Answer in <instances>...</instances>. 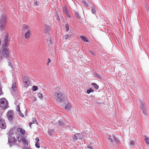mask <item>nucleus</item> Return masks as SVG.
<instances>
[{"instance_id":"obj_52","label":"nucleus","mask_w":149,"mask_h":149,"mask_svg":"<svg viewBox=\"0 0 149 149\" xmlns=\"http://www.w3.org/2000/svg\"><path fill=\"white\" fill-rule=\"evenodd\" d=\"M145 136V137H146V136Z\"/></svg>"},{"instance_id":"obj_33","label":"nucleus","mask_w":149,"mask_h":149,"mask_svg":"<svg viewBox=\"0 0 149 149\" xmlns=\"http://www.w3.org/2000/svg\"><path fill=\"white\" fill-rule=\"evenodd\" d=\"M75 15H76L77 17L78 18H80V16H79V15L78 13L77 12H76L75 13Z\"/></svg>"},{"instance_id":"obj_31","label":"nucleus","mask_w":149,"mask_h":149,"mask_svg":"<svg viewBox=\"0 0 149 149\" xmlns=\"http://www.w3.org/2000/svg\"><path fill=\"white\" fill-rule=\"evenodd\" d=\"M16 110H17V111H18V112H19V111H21L20 110V106L19 105H18L17 106Z\"/></svg>"},{"instance_id":"obj_11","label":"nucleus","mask_w":149,"mask_h":149,"mask_svg":"<svg viewBox=\"0 0 149 149\" xmlns=\"http://www.w3.org/2000/svg\"><path fill=\"white\" fill-rule=\"evenodd\" d=\"M0 127L3 129L6 128V126L4 120L0 117Z\"/></svg>"},{"instance_id":"obj_20","label":"nucleus","mask_w":149,"mask_h":149,"mask_svg":"<svg viewBox=\"0 0 149 149\" xmlns=\"http://www.w3.org/2000/svg\"><path fill=\"white\" fill-rule=\"evenodd\" d=\"M58 124L60 126H63L64 123L62 120H60L58 121Z\"/></svg>"},{"instance_id":"obj_13","label":"nucleus","mask_w":149,"mask_h":149,"mask_svg":"<svg viewBox=\"0 0 149 149\" xmlns=\"http://www.w3.org/2000/svg\"><path fill=\"white\" fill-rule=\"evenodd\" d=\"M16 132L20 133L22 135H24L25 133V131L22 128H18L17 129Z\"/></svg>"},{"instance_id":"obj_8","label":"nucleus","mask_w":149,"mask_h":149,"mask_svg":"<svg viewBox=\"0 0 149 149\" xmlns=\"http://www.w3.org/2000/svg\"><path fill=\"white\" fill-rule=\"evenodd\" d=\"M23 82L25 84H30L33 83V80L32 79H29L27 76H24L22 77Z\"/></svg>"},{"instance_id":"obj_45","label":"nucleus","mask_w":149,"mask_h":149,"mask_svg":"<svg viewBox=\"0 0 149 149\" xmlns=\"http://www.w3.org/2000/svg\"><path fill=\"white\" fill-rule=\"evenodd\" d=\"M95 76L96 77H100V76L99 75L97 74H96L95 75Z\"/></svg>"},{"instance_id":"obj_18","label":"nucleus","mask_w":149,"mask_h":149,"mask_svg":"<svg viewBox=\"0 0 149 149\" xmlns=\"http://www.w3.org/2000/svg\"><path fill=\"white\" fill-rule=\"evenodd\" d=\"M80 38L82 40L86 42H88V40L87 38L84 36H81Z\"/></svg>"},{"instance_id":"obj_43","label":"nucleus","mask_w":149,"mask_h":149,"mask_svg":"<svg viewBox=\"0 0 149 149\" xmlns=\"http://www.w3.org/2000/svg\"><path fill=\"white\" fill-rule=\"evenodd\" d=\"M36 120H33V123H34L35 122L37 124H38V123H36Z\"/></svg>"},{"instance_id":"obj_14","label":"nucleus","mask_w":149,"mask_h":149,"mask_svg":"<svg viewBox=\"0 0 149 149\" xmlns=\"http://www.w3.org/2000/svg\"><path fill=\"white\" fill-rule=\"evenodd\" d=\"M14 130L13 129H11L8 132V136H14Z\"/></svg>"},{"instance_id":"obj_42","label":"nucleus","mask_w":149,"mask_h":149,"mask_svg":"<svg viewBox=\"0 0 149 149\" xmlns=\"http://www.w3.org/2000/svg\"><path fill=\"white\" fill-rule=\"evenodd\" d=\"M32 123H33L32 122H30L29 123V125L30 127H31V124H32Z\"/></svg>"},{"instance_id":"obj_21","label":"nucleus","mask_w":149,"mask_h":149,"mask_svg":"<svg viewBox=\"0 0 149 149\" xmlns=\"http://www.w3.org/2000/svg\"><path fill=\"white\" fill-rule=\"evenodd\" d=\"M71 36V35L66 34L65 35L64 37L65 40H67L70 38Z\"/></svg>"},{"instance_id":"obj_46","label":"nucleus","mask_w":149,"mask_h":149,"mask_svg":"<svg viewBox=\"0 0 149 149\" xmlns=\"http://www.w3.org/2000/svg\"><path fill=\"white\" fill-rule=\"evenodd\" d=\"M24 149H30L29 148H27L26 147H25L24 148Z\"/></svg>"},{"instance_id":"obj_40","label":"nucleus","mask_w":149,"mask_h":149,"mask_svg":"<svg viewBox=\"0 0 149 149\" xmlns=\"http://www.w3.org/2000/svg\"><path fill=\"white\" fill-rule=\"evenodd\" d=\"M89 52L93 55H94V52L92 51H89Z\"/></svg>"},{"instance_id":"obj_10","label":"nucleus","mask_w":149,"mask_h":149,"mask_svg":"<svg viewBox=\"0 0 149 149\" xmlns=\"http://www.w3.org/2000/svg\"><path fill=\"white\" fill-rule=\"evenodd\" d=\"M112 137L113 138V139L112 138H111V136H109L110 137H109L108 138V140H109V142H111L112 143H113V142L114 141V142H116V143H118V142L119 140L117 139L116 137L113 134H112Z\"/></svg>"},{"instance_id":"obj_35","label":"nucleus","mask_w":149,"mask_h":149,"mask_svg":"<svg viewBox=\"0 0 149 149\" xmlns=\"http://www.w3.org/2000/svg\"><path fill=\"white\" fill-rule=\"evenodd\" d=\"M3 94L2 90V88L0 86V96L1 95Z\"/></svg>"},{"instance_id":"obj_28","label":"nucleus","mask_w":149,"mask_h":149,"mask_svg":"<svg viewBox=\"0 0 149 149\" xmlns=\"http://www.w3.org/2000/svg\"><path fill=\"white\" fill-rule=\"evenodd\" d=\"M35 146L36 148H39L40 147L39 143L38 142H36V143Z\"/></svg>"},{"instance_id":"obj_16","label":"nucleus","mask_w":149,"mask_h":149,"mask_svg":"<svg viewBox=\"0 0 149 149\" xmlns=\"http://www.w3.org/2000/svg\"><path fill=\"white\" fill-rule=\"evenodd\" d=\"M71 105L69 103H68L65 107V109L68 111H69L71 108Z\"/></svg>"},{"instance_id":"obj_1","label":"nucleus","mask_w":149,"mask_h":149,"mask_svg":"<svg viewBox=\"0 0 149 149\" xmlns=\"http://www.w3.org/2000/svg\"><path fill=\"white\" fill-rule=\"evenodd\" d=\"M7 47L6 43L2 45L1 49H0V60H2L4 58H8L9 57V50Z\"/></svg>"},{"instance_id":"obj_22","label":"nucleus","mask_w":149,"mask_h":149,"mask_svg":"<svg viewBox=\"0 0 149 149\" xmlns=\"http://www.w3.org/2000/svg\"><path fill=\"white\" fill-rule=\"evenodd\" d=\"M38 88L37 86H33L32 87V90L33 91H35L38 89Z\"/></svg>"},{"instance_id":"obj_29","label":"nucleus","mask_w":149,"mask_h":149,"mask_svg":"<svg viewBox=\"0 0 149 149\" xmlns=\"http://www.w3.org/2000/svg\"><path fill=\"white\" fill-rule=\"evenodd\" d=\"M135 142L134 141H132L130 142V145L133 146Z\"/></svg>"},{"instance_id":"obj_30","label":"nucleus","mask_w":149,"mask_h":149,"mask_svg":"<svg viewBox=\"0 0 149 149\" xmlns=\"http://www.w3.org/2000/svg\"><path fill=\"white\" fill-rule=\"evenodd\" d=\"M94 87L96 89H98L99 88V86L97 84H92Z\"/></svg>"},{"instance_id":"obj_24","label":"nucleus","mask_w":149,"mask_h":149,"mask_svg":"<svg viewBox=\"0 0 149 149\" xmlns=\"http://www.w3.org/2000/svg\"><path fill=\"white\" fill-rule=\"evenodd\" d=\"M94 90L92 88H90L87 90V93L88 94H89L93 92Z\"/></svg>"},{"instance_id":"obj_51","label":"nucleus","mask_w":149,"mask_h":149,"mask_svg":"<svg viewBox=\"0 0 149 149\" xmlns=\"http://www.w3.org/2000/svg\"><path fill=\"white\" fill-rule=\"evenodd\" d=\"M73 142H75V141H73Z\"/></svg>"},{"instance_id":"obj_6","label":"nucleus","mask_w":149,"mask_h":149,"mask_svg":"<svg viewBox=\"0 0 149 149\" xmlns=\"http://www.w3.org/2000/svg\"><path fill=\"white\" fill-rule=\"evenodd\" d=\"M8 104V102L5 98L0 99V107L2 109H6Z\"/></svg>"},{"instance_id":"obj_50","label":"nucleus","mask_w":149,"mask_h":149,"mask_svg":"<svg viewBox=\"0 0 149 149\" xmlns=\"http://www.w3.org/2000/svg\"><path fill=\"white\" fill-rule=\"evenodd\" d=\"M92 84H95V83H92Z\"/></svg>"},{"instance_id":"obj_36","label":"nucleus","mask_w":149,"mask_h":149,"mask_svg":"<svg viewBox=\"0 0 149 149\" xmlns=\"http://www.w3.org/2000/svg\"><path fill=\"white\" fill-rule=\"evenodd\" d=\"M19 112V116L22 117H23L24 116V115L23 114L21 113V111H20Z\"/></svg>"},{"instance_id":"obj_17","label":"nucleus","mask_w":149,"mask_h":149,"mask_svg":"<svg viewBox=\"0 0 149 149\" xmlns=\"http://www.w3.org/2000/svg\"><path fill=\"white\" fill-rule=\"evenodd\" d=\"M54 131L55 130L54 129H49L48 130V133L50 136L52 135L53 134L54 132Z\"/></svg>"},{"instance_id":"obj_39","label":"nucleus","mask_w":149,"mask_h":149,"mask_svg":"<svg viewBox=\"0 0 149 149\" xmlns=\"http://www.w3.org/2000/svg\"><path fill=\"white\" fill-rule=\"evenodd\" d=\"M35 4H36V5H39V2L38 1H36L35 2Z\"/></svg>"},{"instance_id":"obj_23","label":"nucleus","mask_w":149,"mask_h":149,"mask_svg":"<svg viewBox=\"0 0 149 149\" xmlns=\"http://www.w3.org/2000/svg\"><path fill=\"white\" fill-rule=\"evenodd\" d=\"M145 141L147 146H148L149 145V138H146L145 139Z\"/></svg>"},{"instance_id":"obj_41","label":"nucleus","mask_w":149,"mask_h":149,"mask_svg":"<svg viewBox=\"0 0 149 149\" xmlns=\"http://www.w3.org/2000/svg\"><path fill=\"white\" fill-rule=\"evenodd\" d=\"M48 63H47V65H49V63L50 62H51V60L49 58H48Z\"/></svg>"},{"instance_id":"obj_34","label":"nucleus","mask_w":149,"mask_h":149,"mask_svg":"<svg viewBox=\"0 0 149 149\" xmlns=\"http://www.w3.org/2000/svg\"><path fill=\"white\" fill-rule=\"evenodd\" d=\"M72 138L74 140H77V137L76 136V135H74V136H73Z\"/></svg>"},{"instance_id":"obj_26","label":"nucleus","mask_w":149,"mask_h":149,"mask_svg":"<svg viewBox=\"0 0 149 149\" xmlns=\"http://www.w3.org/2000/svg\"><path fill=\"white\" fill-rule=\"evenodd\" d=\"M65 27L66 29V31L68 32L69 30V26L68 24H66L65 25Z\"/></svg>"},{"instance_id":"obj_9","label":"nucleus","mask_w":149,"mask_h":149,"mask_svg":"<svg viewBox=\"0 0 149 149\" xmlns=\"http://www.w3.org/2000/svg\"><path fill=\"white\" fill-rule=\"evenodd\" d=\"M13 112L12 111H8L7 114V118L9 121H11L13 119Z\"/></svg>"},{"instance_id":"obj_4","label":"nucleus","mask_w":149,"mask_h":149,"mask_svg":"<svg viewBox=\"0 0 149 149\" xmlns=\"http://www.w3.org/2000/svg\"><path fill=\"white\" fill-rule=\"evenodd\" d=\"M6 17L5 14H2L0 18V31L4 30L6 26Z\"/></svg>"},{"instance_id":"obj_38","label":"nucleus","mask_w":149,"mask_h":149,"mask_svg":"<svg viewBox=\"0 0 149 149\" xmlns=\"http://www.w3.org/2000/svg\"><path fill=\"white\" fill-rule=\"evenodd\" d=\"M35 140L37 141V142H38L39 141V139L38 138H36Z\"/></svg>"},{"instance_id":"obj_44","label":"nucleus","mask_w":149,"mask_h":149,"mask_svg":"<svg viewBox=\"0 0 149 149\" xmlns=\"http://www.w3.org/2000/svg\"><path fill=\"white\" fill-rule=\"evenodd\" d=\"M87 148H90V149H93L91 147V146H87Z\"/></svg>"},{"instance_id":"obj_2","label":"nucleus","mask_w":149,"mask_h":149,"mask_svg":"<svg viewBox=\"0 0 149 149\" xmlns=\"http://www.w3.org/2000/svg\"><path fill=\"white\" fill-rule=\"evenodd\" d=\"M22 31L25 32L24 36L25 39H29L30 38L32 33L29 26L26 24H23L22 26Z\"/></svg>"},{"instance_id":"obj_19","label":"nucleus","mask_w":149,"mask_h":149,"mask_svg":"<svg viewBox=\"0 0 149 149\" xmlns=\"http://www.w3.org/2000/svg\"><path fill=\"white\" fill-rule=\"evenodd\" d=\"M11 88L12 89L13 91L14 92L17 89L16 84H12Z\"/></svg>"},{"instance_id":"obj_15","label":"nucleus","mask_w":149,"mask_h":149,"mask_svg":"<svg viewBox=\"0 0 149 149\" xmlns=\"http://www.w3.org/2000/svg\"><path fill=\"white\" fill-rule=\"evenodd\" d=\"M9 38L8 35H6L5 36L4 39V43L3 45H4L5 43H6L7 44V43L8 41Z\"/></svg>"},{"instance_id":"obj_3","label":"nucleus","mask_w":149,"mask_h":149,"mask_svg":"<svg viewBox=\"0 0 149 149\" xmlns=\"http://www.w3.org/2000/svg\"><path fill=\"white\" fill-rule=\"evenodd\" d=\"M53 94L54 98L57 102L61 103L64 100V97L62 93L55 92Z\"/></svg>"},{"instance_id":"obj_25","label":"nucleus","mask_w":149,"mask_h":149,"mask_svg":"<svg viewBox=\"0 0 149 149\" xmlns=\"http://www.w3.org/2000/svg\"><path fill=\"white\" fill-rule=\"evenodd\" d=\"M22 141L23 143L25 145H28V143L27 142V141L25 139H23L22 140Z\"/></svg>"},{"instance_id":"obj_12","label":"nucleus","mask_w":149,"mask_h":149,"mask_svg":"<svg viewBox=\"0 0 149 149\" xmlns=\"http://www.w3.org/2000/svg\"><path fill=\"white\" fill-rule=\"evenodd\" d=\"M44 32L47 34L49 33L51 31V28L47 24H45L44 26Z\"/></svg>"},{"instance_id":"obj_32","label":"nucleus","mask_w":149,"mask_h":149,"mask_svg":"<svg viewBox=\"0 0 149 149\" xmlns=\"http://www.w3.org/2000/svg\"><path fill=\"white\" fill-rule=\"evenodd\" d=\"M91 11H92V13L93 14H95V8H92Z\"/></svg>"},{"instance_id":"obj_27","label":"nucleus","mask_w":149,"mask_h":149,"mask_svg":"<svg viewBox=\"0 0 149 149\" xmlns=\"http://www.w3.org/2000/svg\"><path fill=\"white\" fill-rule=\"evenodd\" d=\"M37 95L38 97L40 98H42L43 97L42 94L40 93H38Z\"/></svg>"},{"instance_id":"obj_49","label":"nucleus","mask_w":149,"mask_h":149,"mask_svg":"<svg viewBox=\"0 0 149 149\" xmlns=\"http://www.w3.org/2000/svg\"><path fill=\"white\" fill-rule=\"evenodd\" d=\"M1 39H0V46L1 45Z\"/></svg>"},{"instance_id":"obj_47","label":"nucleus","mask_w":149,"mask_h":149,"mask_svg":"<svg viewBox=\"0 0 149 149\" xmlns=\"http://www.w3.org/2000/svg\"><path fill=\"white\" fill-rule=\"evenodd\" d=\"M65 13L67 15H68V14H68V12H67V10H66L65 11Z\"/></svg>"},{"instance_id":"obj_5","label":"nucleus","mask_w":149,"mask_h":149,"mask_svg":"<svg viewBox=\"0 0 149 149\" xmlns=\"http://www.w3.org/2000/svg\"><path fill=\"white\" fill-rule=\"evenodd\" d=\"M140 102L139 107L142 111L143 113L145 116L147 115L148 113V109L143 100L141 99H139Z\"/></svg>"},{"instance_id":"obj_7","label":"nucleus","mask_w":149,"mask_h":149,"mask_svg":"<svg viewBox=\"0 0 149 149\" xmlns=\"http://www.w3.org/2000/svg\"><path fill=\"white\" fill-rule=\"evenodd\" d=\"M8 144L10 147L14 145L15 142L17 141L15 136H8Z\"/></svg>"},{"instance_id":"obj_37","label":"nucleus","mask_w":149,"mask_h":149,"mask_svg":"<svg viewBox=\"0 0 149 149\" xmlns=\"http://www.w3.org/2000/svg\"><path fill=\"white\" fill-rule=\"evenodd\" d=\"M47 42L49 44H52V41L51 39H50L49 41H48Z\"/></svg>"},{"instance_id":"obj_48","label":"nucleus","mask_w":149,"mask_h":149,"mask_svg":"<svg viewBox=\"0 0 149 149\" xmlns=\"http://www.w3.org/2000/svg\"><path fill=\"white\" fill-rule=\"evenodd\" d=\"M69 17V18H70V15L69 14H68V15H67Z\"/></svg>"}]
</instances>
